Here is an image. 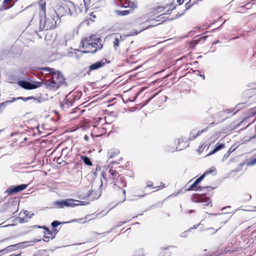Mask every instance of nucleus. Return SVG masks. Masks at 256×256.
<instances>
[{"instance_id": "f257e3e1", "label": "nucleus", "mask_w": 256, "mask_h": 256, "mask_svg": "<svg viewBox=\"0 0 256 256\" xmlns=\"http://www.w3.org/2000/svg\"><path fill=\"white\" fill-rule=\"evenodd\" d=\"M40 8L39 15L40 16V29L41 30L54 29L57 24L60 22L59 16L54 10H52L50 14L46 18V2L44 0H40L38 3Z\"/></svg>"}, {"instance_id": "f03ea898", "label": "nucleus", "mask_w": 256, "mask_h": 256, "mask_svg": "<svg viewBox=\"0 0 256 256\" xmlns=\"http://www.w3.org/2000/svg\"><path fill=\"white\" fill-rule=\"evenodd\" d=\"M42 70L52 74V78L46 80V82L44 84L46 86V88L51 90H56L64 84V76L60 72L48 67L42 68Z\"/></svg>"}, {"instance_id": "7ed1b4c3", "label": "nucleus", "mask_w": 256, "mask_h": 256, "mask_svg": "<svg viewBox=\"0 0 256 256\" xmlns=\"http://www.w3.org/2000/svg\"><path fill=\"white\" fill-rule=\"evenodd\" d=\"M100 40L95 36L85 38L81 40L80 48L83 50L82 52L84 53L95 52L98 50V47L99 49L102 48V46H99L98 44Z\"/></svg>"}, {"instance_id": "20e7f679", "label": "nucleus", "mask_w": 256, "mask_h": 256, "mask_svg": "<svg viewBox=\"0 0 256 256\" xmlns=\"http://www.w3.org/2000/svg\"><path fill=\"white\" fill-rule=\"evenodd\" d=\"M84 202H81L73 199H66L60 200H57L54 202V204L57 208H63L66 207H74L78 206L84 205Z\"/></svg>"}, {"instance_id": "39448f33", "label": "nucleus", "mask_w": 256, "mask_h": 256, "mask_svg": "<svg viewBox=\"0 0 256 256\" xmlns=\"http://www.w3.org/2000/svg\"><path fill=\"white\" fill-rule=\"evenodd\" d=\"M44 84V82H34L33 83H31L26 80H20L18 82V86L26 90H33L38 88Z\"/></svg>"}, {"instance_id": "423d86ee", "label": "nucleus", "mask_w": 256, "mask_h": 256, "mask_svg": "<svg viewBox=\"0 0 256 256\" xmlns=\"http://www.w3.org/2000/svg\"><path fill=\"white\" fill-rule=\"evenodd\" d=\"M109 61H108L106 59L103 58L100 61H98L95 63L92 64L88 67L89 70H95L103 67L106 64L108 63Z\"/></svg>"}, {"instance_id": "0eeeda50", "label": "nucleus", "mask_w": 256, "mask_h": 256, "mask_svg": "<svg viewBox=\"0 0 256 256\" xmlns=\"http://www.w3.org/2000/svg\"><path fill=\"white\" fill-rule=\"evenodd\" d=\"M28 186L27 184H22L15 187H10L6 190V192L8 194L16 193L25 190Z\"/></svg>"}, {"instance_id": "6e6552de", "label": "nucleus", "mask_w": 256, "mask_h": 256, "mask_svg": "<svg viewBox=\"0 0 256 256\" xmlns=\"http://www.w3.org/2000/svg\"><path fill=\"white\" fill-rule=\"evenodd\" d=\"M192 200L194 202H203L204 206H208L210 204V199L204 196H196L192 198Z\"/></svg>"}, {"instance_id": "1a4fd4ad", "label": "nucleus", "mask_w": 256, "mask_h": 256, "mask_svg": "<svg viewBox=\"0 0 256 256\" xmlns=\"http://www.w3.org/2000/svg\"><path fill=\"white\" fill-rule=\"evenodd\" d=\"M109 172L111 176L110 177V178H112V180H114V181L113 182V183L114 184V185L115 186H118V187H120V186H125V184H121V185H119L117 182H118V180H116V181L115 180L116 178H118V177H119V174H118V173L116 170H112V168L110 169L109 170Z\"/></svg>"}, {"instance_id": "9d476101", "label": "nucleus", "mask_w": 256, "mask_h": 256, "mask_svg": "<svg viewBox=\"0 0 256 256\" xmlns=\"http://www.w3.org/2000/svg\"><path fill=\"white\" fill-rule=\"evenodd\" d=\"M120 153V151L117 148L110 149L108 151V155L109 158H112Z\"/></svg>"}, {"instance_id": "9b49d317", "label": "nucleus", "mask_w": 256, "mask_h": 256, "mask_svg": "<svg viewBox=\"0 0 256 256\" xmlns=\"http://www.w3.org/2000/svg\"><path fill=\"white\" fill-rule=\"evenodd\" d=\"M203 188V187L202 186H198V184H195V182H194V183L193 184H192L188 189H187V190L188 191H190V190H196V191H200L202 190Z\"/></svg>"}, {"instance_id": "f8f14e48", "label": "nucleus", "mask_w": 256, "mask_h": 256, "mask_svg": "<svg viewBox=\"0 0 256 256\" xmlns=\"http://www.w3.org/2000/svg\"><path fill=\"white\" fill-rule=\"evenodd\" d=\"M40 228H42L44 230V234H49L51 236V239H52L54 238V236H53L52 232H50V230L46 227L44 226H40Z\"/></svg>"}, {"instance_id": "ddd939ff", "label": "nucleus", "mask_w": 256, "mask_h": 256, "mask_svg": "<svg viewBox=\"0 0 256 256\" xmlns=\"http://www.w3.org/2000/svg\"><path fill=\"white\" fill-rule=\"evenodd\" d=\"M207 130V128H204L200 131H198L196 136H194V134H192V132H191L190 134V140H192V139H194L196 137H197L198 136L200 135L203 132H205Z\"/></svg>"}, {"instance_id": "4468645a", "label": "nucleus", "mask_w": 256, "mask_h": 256, "mask_svg": "<svg viewBox=\"0 0 256 256\" xmlns=\"http://www.w3.org/2000/svg\"><path fill=\"white\" fill-rule=\"evenodd\" d=\"M81 158H82V160H83L84 162L88 166H92V163L90 159L88 156H82L81 157Z\"/></svg>"}, {"instance_id": "2eb2a0df", "label": "nucleus", "mask_w": 256, "mask_h": 256, "mask_svg": "<svg viewBox=\"0 0 256 256\" xmlns=\"http://www.w3.org/2000/svg\"><path fill=\"white\" fill-rule=\"evenodd\" d=\"M214 172V174H216V168L214 166H211L208 170H207L203 174L208 175Z\"/></svg>"}, {"instance_id": "dca6fc26", "label": "nucleus", "mask_w": 256, "mask_h": 256, "mask_svg": "<svg viewBox=\"0 0 256 256\" xmlns=\"http://www.w3.org/2000/svg\"><path fill=\"white\" fill-rule=\"evenodd\" d=\"M23 98L22 97H19V98H12V100H7V101H6L5 102H2V103H1L0 104V107H2V106H6L7 104L8 103H10V102H14V101H15L16 100H18V99H22Z\"/></svg>"}, {"instance_id": "f3484780", "label": "nucleus", "mask_w": 256, "mask_h": 256, "mask_svg": "<svg viewBox=\"0 0 256 256\" xmlns=\"http://www.w3.org/2000/svg\"><path fill=\"white\" fill-rule=\"evenodd\" d=\"M212 142H213L212 140L210 142L206 144L204 146V144H203L202 146H200L198 147V152H202L203 151L204 148L205 147H206V146H207V148H208L210 146V145L211 144Z\"/></svg>"}, {"instance_id": "a211bd4d", "label": "nucleus", "mask_w": 256, "mask_h": 256, "mask_svg": "<svg viewBox=\"0 0 256 256\" xmlns=\"http://www.w3.org/2000/svg\"><path fill=\"white\" fill-rule=\"evenodd\" d=\"M165 8L164 6H156L154 8L153 12L154 14H157L160 12L164 10Z\"/></svg>"}, {"instance_id": "6ab92c4d", "label": "nucleus", "mask_w": 256, "mask_h": 256, "mask_svg": "<svg viewBox=\"0 0 256 256\" xmlns=\"http://www.w3.org/2000/svg\"><path fill=\"white\" fill-rule=\"evenodd\" d=\"M120 42V40L118 38H114V40L113 42L114 47L115 50H117L118 47L119 46V42Z\"/></svg>"}, {"instance_id": "aec40b11", "label": "nucleus", "mask_w": 256, "mask_h": 256, "mask_svg": "<svg viewBox=\"0 0 256 256\" xmlns=\"http://www.w3.org/2000/svg\"><path fill=\"white\" fill-rule=\"evenodd\" d=\"M116 13L119 16H126L130 13L129 10H117Z\"/></svg>"}, {"instance_id": "412c9836", "label": "nucleus", "mask_w": 256, "mask_h": 256, "mask_svg": "<svg viewBox=\"0 0 256 256\" xmlns=\"http://www.w3.org/2000/svg\"><path fill=\"white\" fill-rule=\"evenodd\" d=\"M14 246H8V247L4 249L0 250V253H2V252H6H6H8L12 250V247Z\"/></svg>"}, {"instance_id": "4be33fe9", "label": "nucleus", "mask_w": 256, "mask_h": 256, "mask_svg": "<svg viewBox=\"0 0 256 256\" xmlns=\"http://www.w3.org/2000/svg\"><path fill=\"white\" fill-rule=\"evenodd\" d=\"M125 7H130L134 8H136V5L133 2L128 1V5L126 6Z\"/></svg>"}, {"instance_id": "5701e85b", "label": "nucleus", "mask_w": 256, "mask_h": 256, "mask_svg": "<svg viewBox=\"0 0 256 256\" xmlns=\"http://www.w3.org/2000/svg\"><path fill=\"white\" fill-rule=\"evenodd\" d=\"M225 147L224 144H220L216 146V148H214L216 152L218 151L219 150H221L222 148H224Z\"/></svg>"}, {"instance_id": "b1692460", "label": "nucleus", "mask_w": 256, "mask_h": 256, "mask_svg": "<svg viewBox=\"0 0 256 256\" xmlns=\"http://www.w3.org/2000/svg\"><path fill=\"white\" fill-rule=\"evenodd\" d=\"M205 174H202L199 178L194 182L195 184H198L204 178Z\"/></svg>"}, {"instance_id": "393cba45", "label": "nucleus", "mask_w": 256, "mask_h": 256, "mask_svg": "<svg viewBox=\"0 0 256 256\" xmlns=\"http://www.w3.org/2000/svg\"><path fill=\"white\" fill-rule=\"evenodd\" d=\"M60 224V222H58V221H56V220H55L54 222H53L51 225L53 227V228H54L56 226H59Z\"/></svg>"}, {"instance_id": "a878e982", "label": "nucleus", "mask_w": 256, "mask_h": 256, "mask_svg": "<svg viewBox=\"0 0 256 256\" xmlns=\"http://www.w3.org/2000/svg\"><path fill=\"white\" fill-rule=\"evenodd\" d=\"M8 82L12 83L14 81V78H13L12 76H9L8 78Z\"/></svg>"}, {"instance_id": "bb28decb", "label": "nucleus", "mask_w": 256, "mask_h": 256, "mask_svg": "<svg viewBox=\"0 0 256 256\" xmlns=\"http://www.w3.org/2000/svg\"><path fill=\"white\" fill-rule=\"evenodd\" d=\"M51 238V236H44V239L43 240L44 241V242H48L50 240V238Z\"/></svg>"}, {"instance_id": "cd10ccee", "label": "nucleus", "mask_w": 256, "mask_h": 256, "mask_svg": "<svg viewBox=\"0 0 256 256\" xmlns=\"http://www.w3.org/2000/svg\"><path fill=\"white\" fill-rule=\"evenodd\" d=\"M122 192H123V194H124V198H123L122 200L121 201H120L118 203H120H120H121V202H124L125 200H126V190H122Z\"/></svg>"}, {"instance_id": "c85d7f7f", "label": "nucleus", "mask_w": 256, "mask_h": 256, "mask_svg": "<svg viewBox=\"0 0 256 256\" xmlns=\"http://www.w3.org/2000/svg\"><path fill=\"white\" fill-rule=\"evenodd\" d=\"M252 88L250 90H256V82L254 83L251 86Z\"/></svg>"}, {"instance_id": "c756f323", "label": "nucleus", "mask_w": 256, "mask_h": 256, "mask_svg": "<svg viewBox=\"0 0 256 256\" xmlns=\"http://www.w3.org/2000/svg\"><path fill=\"white\" fill-rule=\"evenodd\" d=\"M216 152V151L214 149V150H212V151L210 152L208 154H207V156H211L213 154H214V153Z\"/></svg>"}, {"instance_id": "7c9ffc66", "label": "nucleus", "mask_w": 256, "mask_h": 256, "mask_svg": "<svg viewBox=\"0 0 256 256\" xmlns=\"http://www.w3.org/2000/svg\"><path fill=\"white\" fill-rule=\"evenodd\" d=\"M52 232L53 236H55V234L58 232V230L56 229H54V228Z\"/></svg>"}, {"instance_id": "2f4dec72", "label": "nucleus", "mask_w": 256, "mask_h": 256, "mask_svg": "<svg viewBox=\"0 0 256 256\" xmlns=\"http://www.w3.org/2000/svg\"><path fill=\"white\" fill-rule=\"evenodd\" d=\"M12 0H4V2H3V4H6L10 1H12Z\"/></svg>"}, {"instance_id": "473e14b6", "label": "nucleus", "mask_w": 256, "mask_h": 256, "mask_svg": "<svg viewBox=\"0 0 256 256\" xmlns=\"http://www.w3.org/2000/svg\"><path fill=\"white\" fill-rule=\"evenodd\" d=\"M182 2H183V0H178V4H181Z\"/></svg>"}, {"instance_id": "72a5a7b5", "label": "nucleus", "mask_w": 256, "mask_h": 256, "mask_svg": "<svg viewBox=\"0 0 256 256\" xmlns=\"http://www.w3.org/2000/svg\"><path fill=\"white\" fill-rule=\"evenodd\" d=\"M248 211H252V212L256 211V207H254L252 210H248Z\"/></svg>"}, {"instance_id": "f704fd0d", "label": "nucleus", "mask_w": 256, "mask_h": 256, "mask_svg": "<svg viewBox=\"0 0 256 256\" xmlns=\"http://www.w3.org/2000/svg\"><path fill=\"white\" fill-rule=\"evenodd\" d=\"M40 240H34V242H40Z\"/></svg>"}, {"instance_id": "c9c22d12", "label": "nucleus", "mask_w": 256, "mask_h": 256, "mask_svg": "<svg viewBox=\"0 0 256 256\" xmlns=\"http://www.w3.org/2000/svg\"><path fill=\"white\" fill-rule=\"evenodd\" d=\"M148 187H152V184H148Z\"/></svg>"}, {"instance_id": "e433bc0d", "label": "nucleus", "mask_w": 256, "mask_h": 256, "mask_svg": "<svg viewBox=\"0 0 256 256\" xmlns=\"http://www.w3.org/2000/svg\"><path fill=\"white\" fill-rule=\"evenodd\" d=\"M88 136H84V139H85V140H88Z\"/></svg>"}, {"instance_id": "4c0bfd02", "label": "nucleus", "mask_w": 256, "mask_h": 256, "mask_svg": "<svg viewBox=\"0 0 256 256\" xmlns=\"http://www.w3.org/2000/svg\"><path fill=\"white\" fill-rule=\"evenodd\" d=\"M193 212H194V210H191L189 212L190 214V213H192Z\"/></svg>"}, {"instance_id": "58836bf2", "label": "nucleus", "mask_w": 256, "mask_h": 256, "mask_svg": "<svg viewBox=\"0 0 256 256\" xmlns=\"http://www.w3.org/2000/svg\"><path fill=\"white\" fill-rule=\"evenodd\" d=\"M200 76L203 79H204V75H200Z\"/></svg>"}, {"instance_id": "ea45409f", "label": "nucleus", "mask_w": 256, "mask_h": 256, "mask_svg": "<svg viewBox=\"0 0 256 256\" xmlns=\"http://www.w3.org/2000/svg\"><path fill=\"white\" fill-rule=\"evenodd\" d=\"M19 254H18V255H14V254H12L10 255V256H18Z\"/></svg>"}, {"instance_id": "a19ab883", "label": "nucleus", "mask_w": 256, "mask_h": 256, "mask_svg": "<svg viewBox=\"0 0 256 256\" xmlns=\"http://www.w3.org/2000/svg\"><path fill=\"white\" fill-rule=\"evenodd\" d=\"M208 230H214L212 228H210Z\"/></svg>"}, {"instance_id": "79ce46f5", "label": "nucleus", "mask_w": 256, "mask_h": 256, "mask_svg": "<svg viewBox=\"0 0 256 256\" xmlns=\"http://www.w3.org/2000/svg\"><path fill=\"white\" fill-rule=\"evenodd\" d=\"M217 231H218V230H216V231H214V232H212V233H214H214H216Z\"/></svg>"}, {"instance_id": "37998d69", "label": "nucleus", "mask_w": 256, "mask_h": 256, "mask_svg": "<svg viewBox=\"0 0 256 256\" xmlns=\"http://www.w3.org/2000/svg\"><path fill=\"white\" fill-rule=\"evenodd\" d=\"M211 214V215H213V216H214V215H216V214Z\"/></svg>"}, {"instance_id": "c03bdc74", "label": "nucleus", "mask_w": 256, "mask_h": 256, "mask_svg": "<svg viewBox=\"0 0 256 256\" xmlns=\"http://www.w3.org/2000/svg\"><path fill=\"white\" fill-rule=\"evenodd\" d=\"M255 130H256V128H255Z\"/></svg>"}, {"instance_id": "a18cd8bd", "label": "nucleus", "mask_w": 256, "mask_h": 256, "mask_svg": "<svg viewBox=\"0 0 256 256\" xmlns=\"http://www.w3.org/2000/svg\"><path fill=\"white\" fill-rule=\"evenodd\" d=\"M0 131H1V130H0Z\"/></svg>"}]
</instances>
